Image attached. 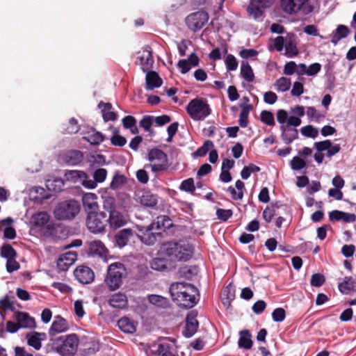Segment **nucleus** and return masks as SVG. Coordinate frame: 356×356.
<instances>
[{
	"mask_svg": "<svg viewBox=\"0 0 356 356\" xmlns=\"http://www.w3.org/2000/svg\"><path fill=\"white\" fill-rule=\"evenodd\" d=\"M156 225V228L165 229L169 228L172 225L171 220L168 216H161L157 218L156 222H154Z\"/></svg>",
	"mask_w": 356,
	"mask_h": 356,
	"instance_id": "nucleus-54",
	"label": "nucleus"
},
{
	"mask_svg": "<svg viewBox=\"0 0 356 356\" xmlns=\"http://www.w3.org/2000/svg\"><path fill=\"white\" fill-rule=\"evenodd\" d=\"M67 180L74 182L79 181L85 188V183L87 179V174L82 170H68L65 173Z\"/></svg>",
	"mask_w": 356,
	"mask_h": 356,
	"instance_id": "nucleus-29",
	"label": "nucleus"
},
{
	"mask_svg": "<svg viewBox=\"0 0 356 356\" xmlns=\"http://www.w3.org/2000/svg\"><path fill=\"white\" fill-rule=\"evenodd\" d=\"M285 113V110H278L277 112V120L280 124V130L282 132L281 138L283 142L286 145H289L298 138V131L294 127H289L288 125H284V122L286 119Z\"/></svg>",
	"mask_w": 356,
	"mask_h": 356,
	"instance_id": "nucleus-9",
	"label": "nucleus"
},
{
	"mask_svg": "<svg viewBox=\"0 0 356 356\" xmlns=\"http://www.w3.org/2000/svg\"><path fill=\"white\" fill-rule=\"evenodd\" d=\"M179 190L187 193H193L195 191L194 180L193 178H188L182 181L179 187Z\"/></svg>",
	"mask_w": 356,
	"mask_h": 356,
	"instance_id": "nucleus-51",
	"label": "nucleus"
},
{
	"mask_svg": "<svg viewBox=\"0 0 356 356\" xmlns=\"http://www.w3.org/2000/svg\"><path fill=\"white\" fill-rule=\"evenodd\" d=\"M241 76L248 83L253 82L254 74L253 70L248 63L243 62L241 65Z\"/></svg>",
	"mask_w": 356,
	"mask_h": 356,
	"instance_id": "nucleus-40",
	"label": "nucleus"
},
{
	"mask_svg": "<svg viewBox=\"0 0 356 356\" xmlns=\"http://www.w3.org/2000/svg\"><path fill=\"white\" fill-rule=\"evenodd\" d=\"M145 72L146 90H153L159 88L162 85L163 81L157 72L150 70Z\"/></svg>",
	"mask_w": 356,
	"mask_h": 356,
	"instance_id": "nucleus-20",
	"label": "nucleus"
},
{
	"mask_svg": "<svg viewBox=\"0 0 356 356\" xmlns=\"http://www.w3.org/2000/svg\"><path fill=\"white\" fill-rule=\"evenodd\" d=\"M350 33V30L348 26L340 24L337 29L332 31L331 34V42L334 45H337L338 42L343 38H346Z\"/></svg>",
	"mask_w": 356,
	"mask_h": 356,
	"instance_id": "nucleus-26",
	"label": "nucleus"
},
{
	"mask_svg": "<svg viewBox=\"0 0 356 356\" xmlns=\"http://www.w3.org/2000/svg\"><path fill=\"white\" fill-rule=\"evenodd\" d=\"M155 226V223H152L146 228V232L143 234V236H140V241L148 245H151L154 244L156 241V235L151 232V231L154 229Z\"/></svg>",
	"mask_w": 356,
	"mask_h": 356,
	"instance_id": "nucleus-39",
	"label": "nucleus"
},
{
	"mask_svg": "<svg viewBox=\"0 0 356 356\" xmlns=\"http://www.w3.org/2000/svg\"><path fill=\"white\" fill-rule=\"evenodd\" d=\"M284 47L285 54L287 57L293 58L298 55V49L296 47V44L294 40H291V38L286 40Z\"/></svg>",
	"mask_w": 356,
	"mask_h": 356,
	"instance_id": "nucleus-47",
	"label": "nucleus"
},
{
	"mask_svg": "<svg viewBox=\"0 0 356 356\" xmlns=\"http://www.w3.org/2000/svg\"><path fill=\"white\" fill-rule=\"evenodd\" d=\"M169 291L172 300L184 308H192L199 300L200 294L197 289L189 283H172Z\"/></svg>",
	"mask_w": 356,
	"mask_h": 356,
	"instance_id": "nucleus-1",
	"label": "nucleus"
},
{
	"mask_svg": "<svg viewBox=\"0 0 356 356\" xmlns=\"http://www.w3.org/2000/svg\"><path fill=\"white\" fill-rule=\"evenodd\" d=\"M197 327L198 322L195 318L191 315H188L186 317V326L183 330V335L186 338L193 337L197 332Z\"/></svg>",
	"mask_w": 356,
	"mask_h": 356,
	"instance_id": "nucleus-25",
	"label": "nucleus"
},
{
	"mask_svg": "<svg viewBox=\"0 0 356 356\" xmlns=\"http://www.w3.org/2000/svg\"><path fill=\"white\" fill-rule=\"evenodd\" d=\"M76 279L83 284H88L93 282L95 273L93 270L86 266H78L74 271Z\"/></svg>",
	"mask_w": 356,
	"mask_h": 356,
	"instance_id": "nucleus-13",
	"label": "nucleus"
},
{
	"mask_svg": "<svg viewBox=\"0 0 356 356\" xmlns=\"http://www.w3.org/2000/svg\"><path fill=\"white\" fill-rule=\"evenodd\" d=\"M108 303L113 307L123 308L127 304V299L124 293H116L109 298Z\"/></svg>",
	"mask_w": 356,
	"mask_h": 356,
	"instance_id": "nucleus-34",
	"label": "nucleus"
},
{
	"mask_svg": "<svg viewBox=\"0 0 356 356\" xmlns=\"http://www.w3.org/2000/svg\"><path fill=\"white\" fill-rule=\"evenodd\" d=\"M45 338V334L38 332H31L26 336L27 344L35 350H39L42 347V341Z\"/></svg>",
	"mask_w": 356,
	"mask_h": 356,
	"instance_id": "nucleus-21",
	"label": "nucleus"
},
{
	"mask_svg": "<svg viewBox=\"0 0 356 356\" xmlns=\"http://www.w3.org/2000/svg\"><path fill=\"white\" fill-rule=\"evenodd\" d=\"M238 346L240 348L249 350L252 346L251 334L249 330H243L239 332Z\"/></svg>",
	"mask_w": 356,
	"mask_h": 356,
	"instance_id": "nucleus-32",
	"label": "nucleus"
},
{
	"mask_svg": "<svg viewBox=\"0 0 356 356\" xmlns=\"http://www.w3.org/2000/svg\"><path fill=\"white\" fill-rule=\"evenodd\" d=\"M88 251L92 255H97L100 257H106L107 249L99 240H94L88 243Z\"/></svg>",
	"mask_w": 356,
	"mask_h": 356,
	"instance_id": "nucleus-24",
	"label": "nucleus"
},
{
	"mask_svg": "<svg viewBox=\"0 0 356 356\" xmlns=\"http://www.w3.org/2000/svg\"><path fill=\"white\" fill-rule=\"evenodd\" d=\"M356 280L352 277H346L343 281L339 284L338 288L341 293L348 294L355 286Z\"/></svg>",
	"mask_w": 356,
	"mask_h": 356,
	"instance_id": "nucleus-36",
	"label": "nucleus"
},
{
	"mask_svg": "<svg viewBox=\"0 0 356 356\" xmlns=\"http://www.w3.org/2000/svg\"><path fill=\"white\" fill-rule=\"evenodd\" d=\"M116 207V200L112 196H106L103 197V208L109 213L112 211L117 210L115 209Z\"/></svg>",
	"mask_w": 356,
	"mask_h": 356,
	"instance_id": "nucleus-49",
	"label": "nucleus"
},
{
	"mask_svg": "<svg viewBox=\"0 0 356 356\" xmlns=\"http://www.w3.org/2000/svg\"><path fill=\"white\" fill-rule=\"evenodd\" d=\"M286 119L284 122V125H288L289 127H294L296 129L297 127L300 126L302 121L301 119L295 115L289 116L287 111H286Z\"/></svg>",
	"mask_w": 356,
	"mask_h": 356,
	"instance_id": "nucleus-56",
	"label": "nucleus"
},
{
	"mask_svg": "<svg viewBox=\"0 0 356 356\" xmlns=\"http://www.w3.org/2000/svg\"><path fill=\"white\" fill-rule=\"evenodd\" d=\"M82 202L86 215L99 211L97 195L93 193H86L83 195Z\"/></svg>",
	"mask_w": 356,
	"mask_h": 356,
	"instance_id": "nucleus-15",
	"label": "nucleus"
},
{
	"mask_svg": "<svg viewBox=\"0 0 356 356\" xmlns=\"http://www.w3.org/2000/svg\"><path fill=\"white\" fill-rule=\"evenodd\" d=\"M300 132L304 136L312 138H316L318 135V130L312 125L302 127Z\"/></svg>",
	"mask_w": 356,
	"mask_h": 356,
	"instance_id": "nucleus-52",
	"label": "nucleus"
},
{
	"mask_svg": "<svg viewBox=\"0 0 356 356\" xmlns=\"http://www.w3.org/2000/svg\"><path fill=\"white\" fill-rule=\"evenodd\" d=\"M306 114L309 121L320 123L325 118V115L316 110L314 106L307 108Z\"/></svg>",
	"mask_w": 356,
	"mask_h": 356,
	"instance_id": "nucleus-38",
	"label": "nucleus"
},
{
	"mask_svg": "<svg viewBox=\"0 0 356 356\" xmlns=\"http://www.w3.org/2000/svg\"><path fill=\"white\" fill-rule=\"evenodd\" d=\"M122 122L124 129H129L134 134L138 133V130L136 126V120L134 117L127 115L122 118Z\"/></svg>",
	"mask_w": 356,
	"mask_h": 356,
	"instance_id": "nucleus-43",
	"label": "nucleus"
},
{
	"mask_svg": "<svg viewBox=\"0 0 356 356\" xmlns=\"http://www.w3.org/2000/svg\"><path fill=\"white\" fill-rule=\"evenodd\" d=\"M291 168L293 170H300L307 167L306 162L300 156H294L290 162Z\"/></svg>",
	"mask_w": 356,
	"mask_h": 356,
	"instance_id": "nucleus-50",
	"label": "nucleus"
},
{
	"mask_svg": "<svg viewBox=\"0 0 356 356\" xmlns=\"http://www.w3.org/2000/svg\"><path fill=\"white\" fill-rule=\"evenodd\" d=\"M69 327L68 322L62 316L57 315L54 317V321L49 330V334L53 337L56 334L67 332Z\"/></svg>",
	"mask_w": 356,
	"mask_h": 356,
	"instance_id": "nucleus-17",
	"label": "nucleus"
},
{
	"mask_svg": "<svg viewBox=\"0 0 356 356\" xmlns=\"http://www.w3.org/2000/svg\"><path fill=\"white\" fill-rule=\"evenodd\" d=\"M235 187L238 191L232 186H229L227 191L231 194V197L234 200H241L243 197L244 191H245L244 183L240 179L235 183Z\"/></svg>",
	"mask_w": 356,
	"mask_h": 356,
	"instance_id": "nucleus-33",
	"label": "nucleus"
},
{
	"mask_svg": "<svg viewBox=\"0 0 356 356\" xmlns=\"http://www.w3.org/2000/svg\"><path fill=\"white\" fill-rule=\"evenodd\" d=\"M49 220V216L47 212L41 211L31 216V223L38 227H44Z\"/></svg>",
	"mask_w": 356,
	"mask_h": 356,
	"instance_id": "nucleus-37",
	"label": "nucleus"
},
{
	"mask_svg": "<svg viewBox=\"0 0 356 356\" xmlns=\"http://www.w3.org/2000/svg\"><path fill=\"white\" fill-rule=\"evenodd\" d=\"M127 275V270L124 265L120 262L111 264L107 270V275L105 282L111 291L120 288L122 284V279Z\"/></svg>",
	"mask_w": 356,
	"mask_h": 356,
	"instance_id": "nucleus-6",
	"label": "nucleus"
},
{
	"mask_svg": "<svg viewBox=\"0 0 356 356\" xmlns=\"http://www.w3.org/2000/svg\"><path fill=\"white\" fill-rule=\"evenodd\" d=\"M261 121L268 125L273 126L275 124L274 116L270 111H263L260 115Z\"/></svg>",
	"mask_w": 356,
	"mask_h": 356,
	"instance_id": "nucleus-59",
	"label": "nucleus"
},
{
	"mask_svg": "<svg viewBox=\"0 0 356 356\" xmlns=\"http://www.w3.org/2000/svg\"><path fill=\"white\" fill-rule=\"evenodd\" d=\"M128 221V217L118 210L111 211L107 217V224L112 229H117L124 226Z\"/></svg>",
	"mask_w": 356,
	"mask_h": 356,
	"instance_id": "nucleus-12",
	"label": "nucleus"
},
{
	"mask_svg": "<svg viewBox=\"0 0 356 356\" xmlns=\"http://www.w3.org/2000/svg\"><path fill=\"white\" fill-rule=\"evenodd\" d=\"M118 325L124 333L132 334L136 330V323L127 317H122L118 320Z\"/></svg>",
	"mask_w": 356,
	"mask_h": 356,
	"instance_id": "nucleus-31",
	"label": "nucleus"
},
{
	"mask_svg": "<svg viewBox=\"0 0 356 356\" xmlns=\"http://www.w3.org/2000/svg\"><path fill=\"white\" fill-rule=\"evenodd\" d=\"M88 143L93 145H98L104 140V136L99 131H92L88 136L84 137Z\"/></svg>",
	"mask_w": 356,
	"mask_h": 356,
	"instance_id": "nucleus-48",
	"label": "nucleus"
},
{
	"mask_svg": "<svg viewBox=\"0 0 356 356\" xmlns=\"http://www.w3.org/2000/svg\"><path fill=\"white\" fill-rule=\"evenodd\" d=\"M107 170L105 168H97L92 173L93 179H90L87 175V179L85 183V188L95 189L98 184L103 183L107 177Z\"/></svg>",
	"mask_w": 356,
	"mask_h": 356,
	"instance_id": "nucleus-14",
	"label": "nucleus"
},
{
	"mask_svg": "<svg viewBox=\"0 0 356 356\" xmlns=\"http://www.w3.org/2000/svg\"><path fill=\"white\" fill-rule=\"evenodd\" d=\"M81 205L76 200L59 202L54 209V217L59 220H71L80 212Z\"/></svg>",
	"mask_w": 356,
	"mask_h": 356,
	"instance_id": "nucleus-5",
	"label": "nucleus"
},
{
	"mask_svg": "<svg viewBox=\"0 0 356 356\" xmlns=\"http://www.w3.org/2000/svg\"><path fill=\"white\" fill-rule=\"evenodd\" d=\"M111 143L114 146L123 147L127 143V140L124 136L120 135L118 128H114L112 131Z\"/></svg>",
	"mask_w": 356,
	"mask_h": 356,
	"instance_id": "nucleus-45",
	"label": "nucleus"
},
{
	"mask_svg": "<svg viewBox=\"0 0 356 356\" xmlns=\"http://www.w3.org/2000/svg\"><path fill=\"white\" fill-rule=\"evenodd\" d=\"M280 5L282 10L287 14L295 13L300 8L294 0H281Z\"/></svg>",
	"mask_w": 356,
	"mask_h": 356,
	"instance_id": "nucleus-41",
	"label": "nucleus"
},
{
	"mask_svg": "<svg viewBox=\"0 0 356 356\" xmlns=\"http://www.w3.org/2000/svg\"><path fill=\"white\" fill-rule=\"evenodd\" d=\"M127 181L128 179L125 175L119 172H115L113 176L109 187L113 191L120 190L127 184Z\"/></svg>",
	"mask_w": 356,
	"mask_h": 356,
	"instance_id": "nucleus-30",
	"label": "nucleus"
},
{
	"mask_svg": "<svg viewBox=\"0 0 356 356\" xmlns=\"http://www.w3.org/2000/svg\"><path fill=\"white\" fill-rule=\"evenodd\" d=\"M136 200L147 207H154L157 204V197L147 191L138 192L136 194Z\"/></svg>",
	"mask_w": 356,
	"mask_h": 356,
	"instance_id": "nucleus-18",
	"label": "nucleus"
},
{
	"mask_svg": "<svg viewBox=\"0 0 356 356\" xmlns=\"http://www.w3.org/2000/svg\"><path fill=\"white\" fill-rule=\"evenodd\" d=\"M298 6H300L299 10H301L304 15H309L312 13L314 10V6L309 2V0H300Z\"/></svg>",
	"mask_w": 356,
	"mask_h": 356,
	"instance_id": "nucleus-60",
	"label": "nucleus"
},
{
	"mask_svg": "<svg viewBox=\"0 0 356 356\" xmlns=\"http://www.w3.org/2000/svg\"><path fill=\"white\" fill-rule=\"evenodd\" d=\"M83 154L79 150H70L65 152L62 157L65 163L68 165H78L83 161Z\"/></svg>",
	"mask_w": 356,
	"mask_h": 356,
	"instance_id": "nucleus-19",
	"label": "nucleus"
},
{
	"mask_svg": "<svg viewBox=\"0 0 356 356\" xmlns=\"http://www.w3.org/2000/svg\"><path fill=\"white\" fill-rule=\"evenodd\" d=\"M259 5H256L255 0L252 1L247 8V12L256 20L259 19L263 15V11Z\"/></svg>",
	"mask_w": 356,
	"mask_h": 356,
	"instance_id": "nucleus-46",
	"label": "nucleus"
},
{
	"mask_svg": "<svg viewBox=\"0 0 356 356\" xmlns=\"http://www.w3.org/2000/svg\"><path fill=\"white\" fill-rule=\"evenodd\" d=\"M160 251L171 261H187L192 258L194 249L186 241H170L163 243Z\"/></svg>",
	"mask_w": 356,
	"mask_h": 356,
	"instance_id": "nucleus-2",
	"label": "nucleus"
},
{
	"mask_svg": "<svg viewBox=\"0 0 356 356\" xmlns=\"http://www.w3.org/2000/svg\"><path fill=\"white\" fill-rule=\"evenodd\" d=\"M77 259L76 252L69 251L60 255L57 260V267L60 270L66 271Z\"/></svg>",
	"mask_w": 356,
	"mask_h": 356,
	"instance_id": "nucleus-16",
	"label": "nucleus"
},
{
	"mask_svg": "<svg viewBox=\"0 0 356 356\" xmlns=\"http://www.w3.org/2000/svg\"><path fill=\"white\" fill-rule=\"evenodd\" d=\"M209 20V14L200 10L188 15L185 20L187 27L193 32L202 29Z\"/></svg>",
	"mask_w": 356,
	"mask_h": 356,
	"instance_id": "nucleus-10",
	"label": "nucleus"
},
{
	"mask_svg": "<svg viewBox=\"0 0 356 356\" xmlns=\"http://www.w3.org/2000/svg\"><path fill=\"white\" fill-rule=\"evenodd\" d=\"M107 225V214L104 211L90 212L86 215V225L92 234L104 233Z\"/></svg>",
	"mask_w": 356,
	"mask_h": 356,
	"instance_id": "nucleus-8",
	"label": "nucleus"
},
{
	"mask_svg": "<svg viewBox=\"0 0 356 356\" xmlns=\"http://www.w3.org/2000/svg\"><path fill=\"white\" fill-rule=\"evenodd\" d=\"M225 63L226 65V68L228 71H234L238 67V61L235 56L232 54H227L225 60Z\"/></svg>",
	"mask_w": 356,
	"mask_h": 356,
	"instance_id": "nucleus-55",
	"label": "nucleus"
},
{
	"mask_svg": "<svg viewBox=\"0 0 356 356\" xmlns=\"http://www.w3.org/2000/svg\"><path fill=\"white\" fill-rule=\"evenodd\" d=\"M1 256L8 259L13 257H16L17 253L10 245L4 244L1 247Z\"/></svg>",
	"mask_w": 356,
	"mask_h": 356,
	"instance_id": "nucleus-53",
	"label": "nucleus"
},
{
	"mask_svg": "<svg viewBox=\"0 0 356 356\" xmlns=\"http://www.w3.org/2000/svg\"><path fill=\"white\" fill-rule=\"evenodd\" d=\"M233 212L231 209H217L216 215L219 220L227 221L232 217Z\"/></svg>",
	"mask_w": 356,
	"mask_h": 356,
	"instance_id": "nucleus-63",
	"label": "nucleus"
},
{
	"mask_svg": "<svg viewBox=\"0 0 356 356\" xmlns=\"http://www.w3.org/2000/svg\"><path fill=\"white\" fill-rule=\"evenodd\" d=\"M153 270L162 271L167 268L166 261L163 258H155L151 262Z\"/></svg>",
	"mask_w": 356,
	"mask_h": 356,
	"instance_id": "nucleus-58",
	"label": "nucleus"
},
{
	"mask_svg": "<svg viewBox=\"0 0 356 356\" xmlns=\"http://www.w3.org/2000/svg\"><path fill=\"white\" fill-rule=\"evenodd\" d=\"M136 63L138 64L143 72H147L153 65L154 58L152 49L149 46H145L137 54Z\"/></svg>",
	"mask_w": 356,
	"mask_h": 356,
	"instance_id": "nucleus-11",
	"label": "nucleus"
},
{
	"mask_svg": "<svg viewBox=\"0 0 356 356\" xmlns=\"http://www.w3.org/2000/svg\"><path fill=\"white\" fill-rule=\"evenodd\" d=\"M154 351L159 356H178L175 353L172 346L166 340L154 345Z\"/></svg>",
	"mask_w": 356,
	"mask_h": 356,
	"instance_id": "nucleus-22",
	"label": "nucleus"
},
{
	"mask_svg": "<svg viewBox=\"0 0 356 356\" xmlns=\"http://www.w3.org/2000/svg\"><path fill=\"white\" fill-rule=\"evenodd\" d=\"M286 317V312L283 308L279 307L273 310L272 318L275 322H282Z\"/></svg>",
	"mask_w": 356,
	"mask_h": 356,
	"instance_id": "nucleus-61",
	"label": "nucleus"
},
{
	"mask_svg": "<svg viewBox=\"0 0 356 356\" xmlns=\"http://www.w3.org/2000/svg\"><path fill=\"white\" fill-rule=\"evenodd\" d=\"M278 207L276 205H271L270 207H267L264 211H263V218L266 222H271L273 218L276 215L275 209H277Z\"/></svg>",
	"mask_w": 356,
	"mask_h": 356,
	"instance_id": "nucleus-57",
	"label": "nucleus"
},
{
	"mask_svg": "<svg viewBox=\"0 0 356 356\" xmlns=\"http://www.w3.org/2000/svg\"><path fill=\"white\" fill-rule=\"evenodd\" d=\"M148 300L151 304L159 307L165 308L167 307L169 305L168 298L159 295H149L148 296Z\"/></svg>",
	"mask_w": 356,
	"mask_h": 356,
	"instance_id": "nucleus-42",
	"label": "nucleus"
},
{
	"mask_svg": "<svg viewBox=\"0 0 356 356\" xmlns=\"http://www.w3.org/2000/svg\"><path fill=\"white\" fill-rule=\"evenodd\" d=\"M291 79L286 77H280L275 83V88L277 92H284L291 87Z\"/></svg>",
	"mask_w": 356,
	"mask_h": 356,
	"instance_id": "nucleus-44",
	"label": "nucleus"
},
{
	"mask_svg": "<svg viewBox=\"0 0 356 356\" xmlns=\"http://www.w3.org/2000/svg\"><path fill=\"white\" fill-rule=\"evenodd\" d=\"M325 282L324 275L321 273H315L312 275L311 278V285L315 287L321 286Z\"/></svg>",
	"mask_w": 356,
	"mask_h": 356,
	"instance_id": "nucleus-62",
	"label": "nucleus"
},
{
	"mask_svg": "<svg viewBox=\"0 0 356 356\" xmlns=\"http://www.w3.org/2000/svg\"><path fill=\"white\" fill-rule=\"evenodd\" d=\"M98 107L101 109L102 117L105 122L115 121L117 119L118 115L111 111L112 105L110 103L100 102Z\"/></svg>",
	"mask_w": 356,
	"mask_h": 356,
	"instance_id": "nucleus-28",
	"label": "nucleus"
},
{
	"mask_svg": "<svg viewBox=\"0 0 356 356\" xmlns=\"http://www.w3.org/2000/svg\"><path fill=\"white\" fill-rule=\"evenodd\" d=\"M190 118L195 121H202L211 113V108L207 99L195 98L191 99L186 107Z\"/></svg>",
	"mask_w": 356,
	"mask_h": 356,
	"instance_id": "nucleus-4",
	"label": "nucleus"
},
{
	"mask_svg": "<svg viewBox=\"0 0 356 356\" xmlns=\"http://www.w3.org/2000/svg\"><path fill=\"white\" fill-rule=\"evenodd\" d=\"M79 343V337L75 334L52 339L54 348L62 356H74L77 351Z\"/></svg>",
	"mask_w": 356,
	"mask_h": 356,
	"instance_id": "nucleus-3",
	"label": "nucleus"
},
{
	"mask_svg": "<svg viewBox=\"0 0 356 356\" xmlns=\"http://www.w3.org/2000/svg\"><path fill=\"white\" fill-rule=\"evenodd\" d=\"M240 107L241 111L239 115L238 123L241 127L245 128L248 124V116L252 106L251 104H241Z\"/></svg>",
	"mask_w": 356,
	"mask_h": 356,
	"instance_id": "nucleus-35",
	"label": "nucleus"
},
{
	"mask_svg": "<svg viewBox=\"0 0 356 356\" xmlns=\"http://www.w3.org/2000/svg\"><path fill=\"white\" fill-rule=\"evenodd\" d=\"M147 159L149 164L145 168H150L152 172L156 173L165 171L168 168V159L167 154L161 149L153 148L148 151Z\"/></svg>",
	"mask_w": 356,
	"mask_h": 356,
	"instance_id": "nucleus-7",
	"label": "nucleus"
},
{
	"mask_svg": "<svg viewBox=\"0 0 356 356\" xmlns=\"http://www.w3.org/2000/svg\"><path fill=\"white\" fill-rule=\"evenodd\" d=\"M15 319L21 328H31L35 327V321L27 313L17 312L15 314Z\"/></svg>",
	"mask_w": 356,
	"mask_h": 356,
	"instance_id": "nucleus-27",
	"label": "nucleus"
},
{
	"mask_svg": "<svg viewBox=\"0 0 356 356\" xmlns=\"http://www.w3.org/2000/svg\"><path fill=\"white\" fill-rule=\"evenodd\" d=\"M134 236V231L131 228H124L120 230L115 236L118 246L123 248L127 245L129 239Z\"/></svg>",
	"mask_w": 356,
	"mask_h": 356,
	"instance_id": "nucleus-23",
	"label": "nucleus"
},
{
	"mask_svg": "<svg viewBox=\"0 0 356 356\" xmlns=\"http://www.w3.org/2000/svg\"><path fill=\"white\" fill-rule=\"evenodd\" d=\"M304 92L303 84L299 81H295L293 84L291 94L294 97H299Z\"/></svg>",
	"mask_w": 356,
	"mask_h": 356,
	"instance_id": "nucleus-64",
	"label": "nucleus"
}]
</instances>
